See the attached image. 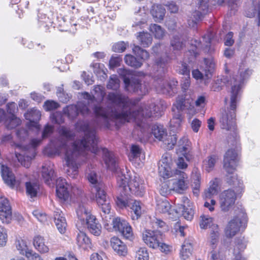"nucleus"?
<instances>
[{"instance_id":"obj_56","label":"nucleus","mask_w":260,"mask_h":260,"mask_svg":"<svg viewBox=\"0 0 260 260\" xmlns=\"http://www.w3.org/2000/svg\"><path fill=\"white\" fill-rule=\"evenodd\" d=\"M16 247L20 254L26 256V253L29 251L26 243L23 240H18L16 241Z\"/></svg>"},{"instance_id":"obj_35","label":"nucleus","mask_w":260,"mask_h":260,"mask_svg":"<svg viewBox=\"0 0 260 260\" xmlns=\"http://www.w3.org/2000/svg\"><path fill=\"white\" fill-rule=\"evenodd\" d=\"M158 171L160 176L164 178H169L175 176V170L172 171L170 164L164 162L160 164L158 167Z\"/></svg>"},{"instance_id":"obj_14","label":"nucleus","mask_w":260,"mask_h":260,"mask_svg":"<svg viewBox=\"0 0 260 260\" xmlns=\"http://www.w3.org/2000/svg\"><path fill=\"white\" fill-rule=\"evenodd\" d=\"M112 225L114 230L118 231L126 239H131L133 237L132 227L123 218L119 217L113 218Z\"/></svg>"},{"instance_id":"obj_50","label":"nucleus","mask_w":260,"mask_h":260,"mask_svg":"<svg viewBox=\"0 0 260 260\" xmlns=\"http://www.w3.org/2000/svg\"><path fill=\"white\" fill-rule=\"evenodd\" d=\"M200 174L196 173L193 177V182L191 185L192 191L196 197L198 196L200 188Z\"/></svg>"},{"instance_id":"obj_52","label":"nucleus","mask_w":260,"mask_h":260,"mask_svg":"<svg viewBox=\"0 0 260 260\" xmlns=\"http://www.w3.org/2000/svg\"><path fill=\"white\" fill-rule=\"evenodd\" d=\"M133 52L141 59L145 60L149 57V53L145 50L142 49L139 46H135L133 48Z\"/></svg>"},{"instance_id":"obj_30","label":"nucleus","mask_w":260,"mask_h":260,"mask_svg":"<svg viewBox=\"0 0 260 260\" xmlns=\"http://www.w3.org/2000/svg\"><path fill=\"white\" fill-rule=\"evenodd\" d=\"M54 173L53 166L51 164L49 163L42 167V176L45 182L48 185H49L50 181L54 179Z\"/></svg>"},{"instance_id":"obj_2","label":"nucleus","mask_w":260,"mask_h":260,"mask_svg":"<svg viewBox=\"0 0 260 260\" xmlns=\"http://www.w3.org/2000/svg\"><path fill=\"white\" fill-rule=\"evenodd\" d=\"M107 99L110 105L107 106V108L100 106L94 107L97 127L109 128L112 121L124 123L132 119H139V116L145 118L159 117L166 107L164 102L155 103L151 101L134 111V107L137 101L129 99L120 92H109Z\"/></svg>"},{"instance_id":"obj_44","label":"nucleus","mask_w":260,"mask_h":260,"mask_svg":"<svg viewBox=\"0 0 260 260\" xmlns=\"http://www.w3.org/2000/svg\"><path fill=\"white\" fill-rule=\"evenodd\" d=\"M120 195L117 197L116 201L117 205L120 208L129 207L131 200L132 199H129L127 196L129 193L124 194L123 191H120Z\"/></svg>"},{"instance_id":"obj_22","label":"nucleus","mask_w":260,"mask_h":260,"mask_svg":"<svg viewBox=\"0 0 260 260\" xmlns=\"http://www.w3.org/2000/svg\"><path fill=\"white\" fill-rule=\"evenodd\" d=\"M87 179L90 183L91 192L93 193L96 194L100 192L105 191V184L95 172H90L88 174Z\"/></svg>"},{"instance_id":"obj_36","label":"nucleus","mask_w":260,"mask_h":260,"mask_svg":"<svg viewBox=\"0 0 260 260\" xmlns=\"http://www.w3.org/2000/svg\"><path fill=\"white\" fill-rule=\"evenodd\" d=\"M218 159L216 155H211L208 156L203 162V169L207 172L212 171Z\"/></svg>"},{"instance_id":"obj_37","label":"nucleus","mask_w":260,"mask_h":260,"mask_svg":"<svg viewBox=\"0 0 260 260\" xmlns=\"http://www.w3.org/2000/svg\"><path fill=\"white\" fill-rule=\"evenodd\" d=\"M26 193L30 198L37 196L39 185L36 182L28 181L25 183Z\"/></svg>"},{"instance_id":"obj_3","label":"nucleus","mask_w":260,"mask_h":260,"mask_svg":"<svg viewBox=\"0 0 260 260\" xmlns=\"http://www.w3.org/2000/svg\"><path fill=\"white\" fill-rule=\"evenodd\" d=\"M252 73L251 70L240 66L237 74L227 80V86H230L231 88L228 96L225 99L227 109L221 112L219 119L221 128L233 132L236 129V109L241 100L244 85Z\"/></svg>"},{"instance_id":"obj_45","label":"nucleus","mask_w":260,"mask_h":260,"mask_svg":"<svg viewBox=\"0 0 260 260\" xmlns=\"http://www.w3.org/2000/svg\"><path fill=\"white\" fill-rule=\"evenodd\" d=\"M165 145V148L167 149H172L177 142L176 135H168L165 136L163 140H161Z\"/></svg>"},{"instance_id":"obj_39","label":"nucleus","mask_w":260,"mask_h":260,"mask_svg":"<svg viewBox=\"0 0 260 260\" xmlns=\"http://www.w3.org/2000/svg\"><path fill=\"white\" fill-rule=\"evenodd\" d=\"M133 21L134 23L132 24L133 27L140 26L141 24H144L146 22L145 12H141V10L139 9L137 12H135Z\"/></svg>"},{"instance_id":"obj_28","label":"nucleus","mask_w":260,"mask_h":260,"mask_svg":"<svg viewBox=\"0 0 260 260\" xmlns=\"http://www.w3.org/2000/svg\"><path fill=\"white\" fill-rule=\"evenodd\" d=\"M54 222L55 225L61 234H63L66 231L67 222L63 214L61 211H57L55 212Z\"/></svg>"},{"instance_id":"obj_31","label":"nucleus","mask_w":260,"mask_h":260,"mask_svg":"<svg viewBox=\"0 0 260 260\" xmlns=\"http://www.w3.org/2000/svg\"><path fill=\"white\" fill-rule=\"evenodd\" d=\"M33 244L35 249L41 253H46L49 252V248L45 244L44 238L39 235L34 238Z\"/></svg>"},{"instance_id":"obj_12","label":"nucleus","mask_w":260,"mask_h":260,"mask_svg":"<svg viewBox=\"0 0 260 260\" xmlns=\"http://www.w3.org/2000/svg\"><path fill=\"white\" fill-rule=\"evenodd\" d=\"M237 194L234 190L229 189L222 191L219 196V204L221 210L227 212L234 207Z\"/></svg>"},{"instance_id":"obj_34","label":"nucleus","mask_w":260,"mask_h":260,"mask_svg":"<svg viewBox=\"0 0 260 260\" xmlns=\"http://www.w3.org/2000/svg\"><path fill=\"white\" fill-rule=\"evenodd\" d=\"M225 1L227 2L229 11L231 15H234L238 11L242 0H217L218 5H222Z\"/></svg>"},{"instance_id":"obj_26","label":"nucleus","mask_w":260,"mask_h":260,"mask_svg":"<svg viewBox=\"0 0 260 260\" xmlns=\"http://www.w3.org/2000/svg\"><path fill=\"white\" fill-rule=\"evenodd\" d=\"M175 211H177V214L175 215L174 219H176L179 215H182L188 220H191L193 218L194 212L190 205L186 206L181 204L176 208Z\"/></svg>"},{"instance_id":"obj_54","label":"nucleus","mask_w":260,"mask_h":260,"mask_svg":"<svg viewBox=\"0 0 260 260\" xmlns=\"http://www.w3.org/2000/svg\"><path fill=\"white\" fill-rule=\"evenodd\" d=\"M236 245L234 248V253L239 254L241 251L244 250L246 247V243L244 238H238L236 239Z\"/></svg>"},{"instance_id":"obj_43","label":"nucleus","mask_w":260,"mask_h":260,"mask_svg":"<svg viewBox=\"0 0 260 260\" xmlns=\"http://www.w3.org/2000/svg\"><path fill=\"white\" fill-rule=\"evenodd\" d=\"M210 185L208 189L205 192L206 198L210 199L212 196L216 195L218 190V182L217 179H215L210 182Z\"/></svg>"},{"instance_id":"obj_20","label":"nucleus","mask_w":260,"mask_h":260,"mask_svg":"<svg viewBox=\"0 0 260 260\" xmlns=\"http://www.w3.org/2000/svg\"><path fill=\"white\" fill-rule=\"evenodd\" d=\"M12 211L9 201L0 194V219L3 223H9Z\"/></svg>"},{"instance_id":"obj_51","label":"nucleus","mask_w":260,"mask_h":260,"mask_svg":"<svg viewBox=\"0 0 260 260\" xmlns=\"http://www.w3.org/2000/svg\"><path fill=\"white\" fill-rule=\"evenodd\" d=\"M219 236V233L217 227H216L214 230L211 232L209 238V242L213 249H214L216 246V244L218 242Z\"/></svg>"},{"instance_id":"obj_49","label":"nucleus","mask_w":260,"mask_h":260,"mask_svg":"<svg viewBox=\"0 0 260 260\" xmlns=\"http://www.w3.org/2000/svg\"><path fill=\"white\" fill-rule=\"evenodd\" d=\"M141 153V149L138 145H132L130 149V152L128 154L129 160L134 162L135 159L140 157Z\"/></svg>"},{"instance_id":"obj_23","label":"nucleus","mask_w":260,"mask_h":260,"mask_svg":"<svg viewBox=\"0 0 260 260\" xmlns=\"http://www.w3.org/2000/svg\"><path fill=\"white\" fill-rule=\"evenodd\" d=\"M175 210L176 209L172 208L171 205L167 200L157 201L156 210L159 213L165 214L169 218L174 220L175 215L177 214Z\"/></svg>"},{"instance_id":"obj_63","label":"nucleus","mask_w":260,"mask_h":260,"mask_svg":"<svg viewBox=\"0 0 260 260\" xmlns=\"http://www.w3.org/2000/svg\"><path fill=\"white\" fill-rule=\"evenodd\" d=\"M122 59L120 56H112L109 60V68L110 69H113L120 65Z\"/></svg>"},{"instance_id":"obj_6","label":"nucleus","mask_w":260,"mask_h":260,"mask_svg":"<svg viewBox=\"0 0 260 260\" xmlns=\"http://www.w3.org/2000/svg\"><path fill=\"white\" fill-rule=\"evenodd\" d=\"M239 160L237 150L235 149H229L224 156L223 168L230 176H227V182L234 187L242 188V181L239 179L237 175L234 174V172L237 166Z\"/></svg>"},{"instance_id":"obj_64","label":"nucleus","mask_w":260,"mask_h":260,"mask_svg":"<svg viewBox=\"0 0 260 260\" xmlns=\"http://www.w3.org/2000/svg\"><path fill=\"white\" fill-rule=\"evenodd\" d=\"M25 256L28 260H43L38 253L32 250H30L29 252H26Z\"/></svg>"},{"instance_id":"obj_21","label":"nucleus","mask_w":260,"mask_h":260,"mask_svg":"<svg viewBox=\"0 0 260 260\" xmlns=\"http://www.w3.org/2000/svg\"><path fill=\"white\" fill-rule=\"evenodd\" d=\"M97 203L101 208L103 212L102 217L103 219L107 217L106 214H109L111 210V204L110 200L107 198L105 191L100 192L95 194Z\"/></svg>"},{"instance_id":"obj_10","label":"nucleus","mask_w":260,"mask_h":260,"mask_svg":"<svg viewBox=\"0 0 260 260\" xmlns=\"http://www.w3.org/2000/svg\"><path fill=\"white\" fill-rule=\"evenodd\" d=\"M246 222V214L245 211L240 209L236 212V215L231 220L225 229L226 237L232 238L239 231L240 228H245Z\"/></svg>"},{"instance_id":"obj_40","label":"nucleus","mask_w":260,"mask_h":260,"mask_svg":"<svg viewBox=\"0 0 260 260\" xmlns=\"http://www.w3.org/2000/svg\"><path fill=\"white\" fill-rule=\"evenodd\" d=\"M192 246L190 243L185 241L182 245V248L180 252V256L182 260H185L191 255Z\"/></svg>"},{"instance_id":"obj_7","label":"nucleus","mask_w":260,"mask_h":260,"mask_svg":"<svg viewBox=\"0 0 260 260\" xmlns=\"http://www.w3.org/2000/svg\"><path fill=\"white\" fill-rule=\"evenodd\" d=\"M41 142L40 139H33L28 145L25 146L23 144L16 145V157L22 166L26 168L30 167L31 161L36 155L35 148Z\"/></svg>"},{"instance_id":"obj_47","label":"nucleus","mask_w":260,"mask_h":260,"mask_svg":"<svg viewBox=\"0 0 260 260\" xmlns=\"http://www.w3.org/2000/svg\"><path fill=\"white\" fill-rule=\"evenodd\" d=\"M149 30L156 39H162L165 34V29L156 24H151L149 26Z\"/></svg>"},{"instance_id":"obj_46","label":"nucleus","mask_w":260,"mask_h":260,"mask_svg":"<svg viewBox=\"0 0 260 260\" xmlns=\"http://www.w3.org/2000/svg\"><path fill=\"white\" fill-rule=\"evenodd\" d=\"M41 112L39 110L36 109H32L28 112L25 114V118L31 122L36 123L41 118Z\"/></svg>"},{"instance_id":"obj_15","label":"nucleus","mask_w":260,"mask_h":260,"mask_svg":"<svg viewBox=\"0 0 260 260\" xmlns=\"http://www.w3.org/2000/svg\"><path fill=\"white\" fill-rule=\"evenodd\" d=\"M89 111L86 104L82 102H79L76 105H71L68 106L63 110V113L71 120L76 118L79 113L83 115L87 114Z\"/></svg>"},{"instance_id":"obj_17","label":"nucleus","mask_w":260,"mask_h":260,"mask_svg":"<svg viewBox=\"0 0 260 260\" xmlns=\"http://www.w3.org/2000/svg\"><path fill=\"white\" fill-rule=\"evenodd\" d=\"M70 190V185L67 183L65 179L60 177L56 180V196L61 201H66L69 199Z\"/></svg>"},{"instance_id":"obj_53","label":"nucleus","mask_w":260,"mask_h":260,"mask_svg":"<svg viewBox=\"0 0 260 260\" xmlns=\"http://www.w3.org/2000/svg\"><path fill=\"white\" fill-rule=\"evenodd\" d=\"M119 83L120 81L117 75H112L107 84V88L110 89L117 90L119 87Z\"/></svg>"},{"instance_id":"obj_16","label":"nucleus","mask_w":260,"mask_h":260,"mask_svg":"<svg viewBox=\"0 0 260 260\" xmlns=\"http://www.w3.org/2000/svg\"><path fill=\"white\" fill-rule=\"evenodd\" d=\"M161 235L157 231L145 230L143 233V240L150 248L156 249L161 241Z\"/></svg>"},{"instance_id":"obj_61","label":"nucleus","mask_w":260,"mask_h":260,"mask_svg":"<svg viewBox=\"0 0 260 260\" xmlns=\"http://www.w3.org/2000/svg\"><path fill=\"white\" fill-rule=\"evenodd\" d=\"M178 70L179 74L184 76L183 77H190V70L186 63L182 62Z\"/></svg>"},{"instance_id":"obj_59","label":"nucleus","mask_w":260,"mask_h":260,"mask_svg":"<svg viewBox=\"0 0 260 260\" xmlns=\"http://www.w3.org/2000/svg\"><path fill=\"white\" fill-rule=\"evenodd\" d=\"M50 119L52 123L61 124L64 122V118L61 112H56L50 115Z\"/></svg>"},{"instance_id":"obj_38","label":"nucleus","mask_w":260,"mask_h":260,"mask_svg":"<svg viewBox=\"0 0 260 260\" xmlns=\"http://www.w3.org/2000/svg\"><path fill=\"white\" fill-rule=\"evenodd\" d=\"M151 131V135L159 141L163 140L165 136H167V131L161 125H153Z\"/></svg>"},{"instance_id":"obj_32","label":"nucleus","mask_w":260,"mask_h":260,"mask_svg":"<svg viewBox=\"0 0 260 260\" xmlns=\"http://www.w3.org/2000/svg\"><path fill=\"white\" fill-rule=\"evenodd\" d=\"M150 12L156 22H160L165 15L166 9L160 5H154Z\"/></svg>"},{"instance_id":"obj_33","label":"nucleus","mask_w":260,"mask_h":260,"mask_svg":"<svg viewBox=\"0 0 260 260\" xmlns=\"http://www.w3.org/2000/svg\"><path fill=\"white\" fill-rule=\"evenodd\" d=\"M204 70L205 74V76L209 78L214 71L215 67V60L213 57L210 56L204 59Z\"/></svg>"},{"instance_id":"obj_18","label":"nucleus","mask_w":260,"mask_h":260,"mask_svg":"<svg viewBox=\"0 0 260 260\" xmlns=\"http://www.w3.org/2000/svg\"><path fill=\"white\" fill-rule=\"evenodd\" d=\"M128 186L127 193L131 192L133 194L140 197L143 196L145 192L144 180L139 176L134 175L133 177H132Z\"/></svg>"},{"instance_id":"obj_5","label":"nucleus","mask_w":260,"mask_h":260,"mask_svg":"<svg viewBox=\"0 0 260 260\" xmlns=\"http://www.w3.org/2000/svg\"><path fill=\"white\" fill-rule=\"evenodd\" d=\"M76 213L78 218L76 226L79 231L82 230L83 226L86 227L89 232L95 236L101 235L102 225L95 216L90 214V207L87 203H79Z\"/></svg>"},{"instance_id":"obj_62","label":"nucleus","mask_w":260,"mask_h":260,"mask_svg":"<svg viewBox=\"0 0 260 260\" xmlns=\"http://www.w3.org/2000/svg\"><path fill=\"white\" fill-rule=\"evenodd\" d=\"M59 104L53 101H47L45 102L44 108L46 111H51L57 109Z\"/></svg>"},{"instance_id":"obj_48","label":"nucleus","mask_w":260,"mask_h":260,"mask_svg":"<svg viewBox=\"0 0 260 260\" xmlns=\"http://www.w3.org/2000/svg\"><path fill=\"white\" fill-rule=\"evenodd\" d=\"M124 60L127 65L135 68H140L143 64L141 60L137 59L135 57L130 54H127L125 56Z\"/></svg>"},{"instance_id":"obj_42","label":"nucleus","mask_w":260,"mask_h":260,"mask_svg":"<svg viewBox=\"0 0 260 260\" xmlns=\"http://www.w3.org/2000/svg\"><path fill=\"white\" fill-rule=\"evenodd\" d=\"M129 207L132 210V212H134V215H132L133 219H138L142 214L140 202L136 200H131Z\"/></svg>"},{"instance_id":"obj_4","label":"nucleus","mask_w":260,"mask_h":260,"mask_svg":"<svg viewBox=\"0 0 260 260\" xmlns=\"http://www.w3.org/2000/svg\"><path fill=\"white\" fill-rule=\"evenodd\" d=\"M185 46V40L182 37L175 35L171 41L172 52H166L165 56L157 58L153 65L154 86L156 91L162 94L172 95L176 92L175 86L178 82L173 80L169 82L166 77L169 61L176 58L179 52Z\"/></svg>"},{"instance_id":"obj_11","label":"nucleus","mask_w":260,"mask_h":260,"mask_svg":"<svg viewBox=\"0 0 260 260\" xmlns=\"http://www.w3.org/2000/svg\"><path fill=\"white\" fill-rule=\"evenodd\" d=\"M186 101L183 96H178L176 102L173 104L172 111L173 118L170 120V126L173 128L172 130H177L180 126L182 120V112L187 108Z\"/></svg>"},{"instance_id":"obj_60","label":"nucleus","mask_w":260,"mask_h":260,"mask_svg":"<svg viewBox=\"0 0 260 260\" xmlns=\"http://www.w3.org/2000/svg\"><path fill=\"white\" fill-rule=\"evenodd\" d=\"M191 41L192 48L189 50V52L190 53L192 52L194 57L196 58L199 54L198 50L202 47V44L200 41L197 40H192Z\"/></svg>"},{"instance_id":"obj_24","label":"nucleus","mask_w":260,"mask_h":260,"mask_svg":"<svg viewBox=\"0 0 260 260\" xmlns=\"http://www.w3.org/2000/svg\"><path fill=\"white\" fill-rule=\"evenodd\" d=\"M176 181L173 182V190L177 191L184 190L187 188V184L185 179L187 178V175L183 172L175 170Z\"/></svg>"},{"instance_id":"obj_19","label":"nucleus","mask_w":260,"mask_h":260,"mask_svg":"<svg viewBox=\"0 0 260 260\" xmlns=\"http://www.w3.org/2000/svg\"><path fill=\"white\" fill-rule=\"evenodd\" d=\"M1 174L2 178L8 186L12 188L17 189L20 185V182L16 180L15 177L11 169L6 166L2 165Z\"/></svg>"},{"instance_id":"obj_13","label":"nucleus","mask_w":260,"mask_h":260,"mask_svg":"<svg viewBox=\"0 0 260 260\" xmlns=\"http://www.w3.org/2000/svg\"><path fill=\"white\" fill-rule=\"evenodd\" d=\"M192 1L198 5V10L192 12L188 20V25L191 27H194L198 22L202 20L208 9V0Z\"/></svg>"},{"instance_id":"obj_27","label":"nucleus","mask_w":260,"mask_h":260,"mask_svg":"<svg viewBox=\"0 0 260 260\" xmlns=\"http://www.w3.org/2000/svg\"><path fill=\"white\" fill-rule=\"evenodd\" d=\"M246 15L248 17L257 16L258 18L257 26H260V3L257 0H252L251 7L245 11Z\"/></svg>"},{"instance_id":"obj_9","label":"nucleus","mask_w":260,"mask_h":260,"mask_svg":"<svg viewBox=\"0 0 260 260\" xmlns=\"http://www.w3.org/2000/svg\"><path fill=\"white\" fill-rule=\"evenodd\" d=\"M177 149V153L179 155L177 165L180 169H185L187 167L185 162V159L189 161L192 158L191 154L190 142L186 137H183L178 142Z\"/></svg>"},{"instance_id":"obj_8","label":"nucleus","mask_w":260,"mask_h":260,"mask_svg":"<svg viewBox=\"0 0 260 260\" xmlns=\"http://www.w3.org/2000/svg\"><path fill=\"white\" fill-rule=\"evenodd\" d=\"M120 76L123 77L125 89L130 92H137L139 94H145L148 92V89L143 85L140 81L136 78L129 79L126 76L130 74L129 70L123 68H119L117 71Z\"/></svg>"},{"instance_id":"obj_41","label":"nucleus","mask_w":260,"mask_h":260,"mask_svg":"<svg viewBox=\"0 0 260 260\" xmlns=\"http://www.w3.org/2000/svg\"><path fill=\"white\" fill-rule=\"evenodd\" d=\"M137 39L143 47H148L152 43V41L151 35L147 32H139Z\"/></svg>"},{"instance_id":"obj_29","label":"nucleus","mask_w":260,"mask_h":260,"mask_svg":"<svg viewBox=\"0 0 260 260\" xmlns=\"http://www.w3.org/2000/svg\"><path fill=\"white\" fill-rule=\"evenodd\" d=\"M76 243L79 247L83 250H87L91 247V242L90 239L81 230L77 236Z\"/></svg>"},{"instance_id":"obj_25","label":"nucleus","mask_w":260,"mask_h":260,"mask_svg":"<svg viewBox=\"0 0 260 260\" xmlns=\"http://www.w3.org/2000/svg\"><path fill=\"white\" fill-rule=\"evenodd\" d=\"M110 243L112 249L117 254L125 256L127 254V248L126 245L118 238L112 237Z\"/></svg>"},{"instance_id":"obj_1","label":"nucleus","mask_w":260,"mask_h":260,"mask_svg":"<svg viewBox=\"0 0 260 260\" xmlns=\"http://www.w3.org/2000/svg\"><path fill=\"white\" fill-rule=\"evenodd\" d=\"M76 127L84 132L82 139L74 142L69 140L74 137V133L65 126H60L59 133L60 140L54 146V154H64V167H67V175L72 178L78 175V169L82 162L88 158L87 155L90 151L95 154L102 153L104 162L108 169L117 172V184L119 191H123L126 194L128 190V184L132 177L129 173L121 171L118 168L117 159L112 152L106 148L100 149L98 146V139L95 127L87 121L78 122Z\"/></svg>"},{"instance_id":"obj_55","label":"nucleus","mask_w":260,"mask_h":260,"mask_svg":"<svg viewBox=\"0 0 260 260\" xmlns=\"http://www.w3.org/2000/svg\"><path fill=\"white\" fill-rule=\"evenodd\" d=\"M236 245L234 248V253L239 254L241 251L244 250L246 247V243L244 238H238L236 239Z\"/></svg>"},{"instance_id":"obj_58","label":"nucleus","mask_w":260,"mask_h":260,"mask_svg":"<svg viewBox=\"0 0 260 260\" xmlns=\"http://www.w3.org/2000/svg\"><path fill=\"white\" fill-rule=\"evenodd\" d=\"M127 46V43L123 41L118 42L113 45L112 50L115 52L121 53L125 50Z\"/></svg>"},{"instance_id":"obj_57","label":"nucleus","mask_w":260,"mask_h":260,"mask_svg":"<svg viewBox=\"0 0 260 260\" xmlns=\"http://www.w3.org/2000/svg\"><path fill=\"white\" fill-rule=\"evenodd\" d=\"M149 254L146 248H140L137 251L136 260H148Z\"/></svg>"}]
</instances>
